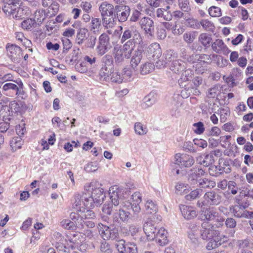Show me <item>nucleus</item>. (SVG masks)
Segmentation results:
<instances>
[{"mask_svg": "<svg viewBox=\"0 0 253 253\" xmlns=\"http://www.w3.org/2000/svg\"><path fill=\"white\" fill-rule=\"evenodd\" d=\"M85 193L83 194L84 206L87 208L98 206L103 202L105 198L104 190L101 184L97 181H92L84 185Z\"/></svg>", "mask_w": 253, "mask_h": 253, "instance_id": "nucleus-1", "label": "nucleus"}, {"mask_svg": "<svg viewBox=\"0 0 253 253\" xmlns=\"http://www.w3.org/2000/svg\"><path fill=\"white\" fill-rule=\"evenodd\" d=\"M109 194L111 204H105L102 208L103 212L107 215H110L114 210V208L117 206H119V208H123L121 206V203L126 201V196L128 195L126 192H125L117 186L111 187L109 189Z\"/></svg>", "mask_w": 253, "mask_h": 253, "instance_id": "nucleus-2", "label": "nucleus"}, {"mask_svg": "<svg viewBox=\"0 0 253 253\" xmlns=\"http://www.w3.org/2000/svg\"><path fill=\"white\" fill-rule=\"evenodd\" d=\"M134 44L131 41H127L122 46L118 44L113 49V56L116 64L122 63L125 59H129L131 57L134 48Z\"/></svg>", "mask_w": 253, "mask_h": 253, "instance_id": "nucleus-3", "label": "nucleus"}, {"mask_svg": "<svg viewBox=\"0 0 253 253\" xmlns=\"http://www.w3.org/2000/svg\"><path fill=\"white\" fill-rule=\"evenodd\" d=\"M199 218L203 222L215 221L216 227L219 228L223 226L224 219L219 214L217 209L214 207L203 208L199 215Z\"/></svg>", "mask_w": 253, "mask_h": 253, "instance_id": "nucleus-4", "label": "nucleus"}, {"mask_svg": "<svg viewBox=\"0 0 253 253\" xmlns=\"http://www.w3.org/2000/svg\"><path fill=\"white\" fill-rule=\"evenodd\" d=\"M114 71V67L112 56L109 54L105 55L102 58L101 68L99 72L100 77L105 81L109 80Z\"/></svg>", "mask_w": 253, "mask_h": 253, "instance_id": "nucleus-5", "label": "nucleus"}, {"mask_svg": "<svg viewBox=\"0 0 253 253\" xmlns=\"http://www.w3.org/2000/svg\"><path fill=\"white\" fill-rule=\"evenodd\" d=\"M131 202L129 201H123L121 203V206L128 209L130 206L134 214H138L141 211L139 204L142 201L141 194L138 192L134 193L131 196Z\"/></svg>", "mask_w": 253, "mask_h": 253, "instance_id": "nucleus-6", "label": "nucleus"}, {"mask_svg": "<svg viewBox=\"0 0 253 253\" xmlns=\"http://www.w3.org/2000/svg\"><path fill=\"white\" fill-rule=\"evenodd\" d=\"M97 229L100 235L104 240H115L119 236L117 229L102 223L98 224Z\"/></svg>", "mask_w": 253, "mask_h": 253, "instance_id": "nucleus-7", "label": "nucleus"}, {"mask_svg": "<svg viewBox=\"0 0 253 253\" xmlns=\"http://www.w3.org/2000/svg\"><path fill=\"white\" fill-rule=\"evenodd\" d=\"M201 237L203 240H208L220 235L218 230L214 229V225L209 221L203 222L200 230Z\"/></svg>", "mask_w": 253, "mask_h": 253, "instance_id": "nucleus-8", "label": "nucleus"}, {"mask_svg": "<svg viewBox=\"0 0 253 253\" xmlns=\"http://www.w3.org/2000/svg\"><path fill=\"white\" fill-rule=\"evenodd\" d=\"M19 3L18 0H9L2 7V10L6 15H12L15 18H19L21 16L18 14L23 11V9L17 6Z\"/></svg>", "mask_w": 253, "mask_h": 253, "instance_id": "nucleus-9", "label": "nucleus"}, {"mask_svg": "<svg viewBox=\"0 0 253 253\" xmlns=\"http://www.w3.org/2000/svg\"><path fill=\"white\" fill-rule=\"evenodd\" d=\"M131 9L128 5L120 4L115 5L114 16L119 22L123 23L127 20L130 14Z\"/></svg>", "mask_w": 253, "mask_h": 253, "instance_id": "nucleus-10", "label": "nucleus"}, {"mask_svg": "<svg viewBox=\"0 0 253 253\" xmlns=\"http://www.w3.org/2000/svg\"><path fill=\"white\" fill-rule=\"evenodd\" d=\"M206 204L210 206H217L221 201L222 197L218 191L211 190L207 192L203 196Z\"/></svg>", "mask_w": 253, "mask_h": 253, "instance_id": "nucleus-11", "label": "nucleus"}, {"mask_svg": "<svg viewBox=\"0 0 253 253\" xmlns=\"http://www.w3.org/2000/svg\"><path fill=\"white\" fill-rule=\"evenodd\" d=\"M139 24L145 34L150 36H153L155 30V26L151 18L148 17H144L139 20Z\"/></svg>", "mask_w": 253, "mask_h": 253, "instance_id": "nucleus-12", "label": "nucleus"}, {"mask_svg": "<svg viewBox=\"0 0 253 253\" xmlns=\"http://www.w3.org/2000/svg\"><path fill=\"white\" fill-rule=\"evenodd\" d=\"M175 163L183 167H190L194 163V160L190 155L177 153L174 157Z\"/></svg>", "mask_w": 253, "mask_h": 253, "instance_id": "nucleus-13", "label": "nucleus"}, {"mask_svg": "<svg viewBox=\"0 0 253 253\" xmlns=\"http://www.w3.org/2000/svg\"><path fill=\"white\" fill-rule=\"evenodd\" d=\"M211 46L212 49L216 53L227 55L231 51L223 41L219 39L215 40L211 43Z\"/></svg>", "mask_w": 253, "mask_h": 253, "instance_id": "nucleus-14", "label": "nucleus"}, {"mask_svg": "<svg viewBox=\"0 0 253 253\" xmlns=\"http://www.w3.org/2000/svg\"><path fill=\"white\" fill-rule=\"evenodd\" d=\"M7 55L14 61H18L23 57L21 48L14 44L8 45L6 46Z\"/></svg>", "mask_w": 253, "mask_h": 253, "instance_id": "nucleus-15", "label": "nucleus"}, {"mask_svg": "<svg viewBox=\"0 0 253 253\" xmlns=\"http://www.w3.org/2000/svg\"><path fill=\"white\" fill-rule=\"evenodd\" d=\"M147 54L149 58L155 60L162 55V49L159 43L154 42L151 44L147 48Z\"/></svg>", "mask_w": 253, "mask_h": 253, "instance_id": "nucleus-16", "label": "nucleus"}, {"mask_svg": "<svg viewBox=\"0 0 253 253\" xmlns=\"http://www.w3.org/2000/svg\"><path fill=\"white\" fill-rule=\"evenodd\" d=\"M98 10L101 16H109L113 17L114 16L115 6L107 1L102 2L99 6Z\"/></svg>", "mask_w": 253, "mask_h": 253, "instance_id": "nucleus-17", "label": "nucleus"}, {"mask_svg": "<svg viewBox=\"0 0 253 253\" xmlns=\"http://www.w3.org/2000/svg\"><path fill=\"white\" fill-rule=\"evenodd\" d=\"M210 241L207 245V249L209 250L217 247L219 245L227 241V237L223 235H219L213 237L209 240Z\"/></svg>", "mask_w": 253, "mask_h": 253, "instance_id": "nucleus-18", "label": "nucleus"}, {"mask_svg": "<svg viewBox=\"0 0 253 253\" xmlns=\"http://www.w3.org/2000/svg\"><path fill=\"white\" fill-rule=\"evenodd\" d=\"M143 230L149 240H153L156 238L157 232L156 227L151 221H148L144 224Z\"/></svg>", "mask_w": 253, "mask_h": 253, "instance_id": "nucleus-19", "label": "nucleus"}, {"mask_svg": "<svg viewBox=\"0 0 253 253\" xmlns=\"http://www.w3.org/2000/svg\"><path fill=\"white\" fill-rule=\"evenodd\" d=\"M17 84L9 83L4 84L3 85L2 89L4 91L8 90H14L16 92V95H23L24 94L23 84L21 81L16 82Z\"/></svg>", "mask_w": 253, "mask_h": 253, "instance_id": "nucleus-20", "label": "nucleus"}, {"mask_svg": "<svg viewBox=\"0 0 253 253\" xmlns=\"http://www.w3.org/2000/svg\"><path fill=\"white\" fill-rule=\"evenodd\" d=\"M180 210L184 218L187 220L194 218L197 215V212L194 208L191 206L181 205Z\"/></svg>", "mask_w": 253, "mask_h": 253, "instance_id": "nucleus-21", "label": "nucleus"}, {"mask_svg": "<svg viewBox=\"0 0 253 253\" xmlns=\"http://www.w3.org/2000/svg\"><path fill=\"white\" fill-rule=\"evenodd\" d=\"M102 21L99 18L92 17L89 24V31L94 34H98L102 29Z\"/></svg>", "mask_w": 253, "mask_h": 253, "instance_id": "nucleus-22", "label": "nucleus"}, {"mask_svg": "<svg viewBox=\"0 0 253 253\" xmlns=\"http://www.w3.org/2000/svg\"><path fill=\"white\" fill-rule=\"evenodd\" d=\"M168 233L164 228L159 229L156 234V241L161 246H165L169 242L168 238Z\"/></svg>", "mask_w": 253, "mask_h": 253, "instance_id": "nucleus-23", "label": "nucleus"}, {"mask_svg": "<svg viewBox=\"0 0 253 253\" xmlns=\"http://www.w3.org/2000/svg\"><path fill=\"white\" fill-rule=\"evenodd\" d=\"M246 207L242 204L241 205H235L231 206L229 208L230 211L233 215L237 218H244L247 215L245 214Z\"/></svg>", "mask_w": 253, "mask_h": 253, "instance_id": "nucleus-24", "label": "nucleus"}, {"mask_svg": "<svg viewBox=\"0 0 253 253\" xmlns=\"http://www.w3.org/2000/svg\"><path fill=\"white\" fill-rule=\"evenodd\" d=\"M205 171L202 169L194 168L191 169L189 174L188 180L191 185H194L197 182V178L204 175Z\"/></svg>", "mask_w": 253, "mask_h": 253, "instance_id": "nucleus-25", "label": "nucleus"}, {"mask_svg": "<svg viewBox=\"0 0 253 253\" xmlns=\"http://www.w3.org/2000/svg\"><path fill=\"white\" fill-rule=\"evenodd\" d=\"M143 50L141 48H137L134 51V52L131 57L130 61L131 67L135 70L137 69V66L140 63L142 58V54Z\"/></svg>", "mask_w": 253, "mask_h": 253, "instance_id": "nucleus-26", "label": "nucleus"}, {"mask_svg": "<svg viewBox=\"0 0 253 253\" xmlns=\"http://www.w3.org/2000/svg\"><path fill=\"white\" fill-rule=\"evenodd\" d=\"M11 112L15 114H21L26 109V106L22 102L18 103L15 101L10 102L9 107Z\"/></svg>", "mask_w": 253, "mask_h": 253, "instance_id": "nucleus-27", "label": "nucleus"}, {"mask_svg": "<svg viewBox=\"0 0 253 253\" xmlns=\"http://www.w3.org/2000/svg\"><path fill=\"white\" fill-rule=\"evenodd\" d=\"M80 212H81V214H80L81 219L79 221L80 224H78V226H81V228L84 227L83 220L91 219L95 217L94 212L90 210H85L84 208H83V209H80Z\"/></svg>", "mask_w": 253, "mask_h": 253, "instance_id": "nucleus-28", "label": "nucleus"}, {"mask_svg": "<svg viewBox=\"0 0 253 253\" xmlns=\"http://www.w3.org/2000/svg\"><path fill=\"white\" fill-rule=\"evenodd\" d=\"M237 247L241 251L253 250V242L249 239L238 240L236 243Z\"/></svg>", "mask_w": 253, "mask_h": 253, "instance_id": "nucleus-29", "label": "nucleus"}, {"mask_svg": "<svg viewBox=\"0 0 253 253\" xmlns=\"http://www.w3.org/2000/svg\"><path fill=\"white\" fill-rule=\"evenodd\" d=\"M88 31L85 28H80L77 32L75 42L79 45L82 44L84 41L87 39Z\"/></svg>", "mask_w": 253, "mask_h": 253, "instance_id": "nucleus-30", "label": "nucleus"}, {"mask_svg": "<svg viewBox=\"0 0 253 253\" xmlns=\"http://www.w3.org/2000/svg\"><path fill=\"white\" fill-rule=\"evenodd\" d=\"M198 232L197 226L194 224L190 225L187 233L188 238L193 243L196 244L198 242Z\"/></svg>", "mask_w": 253, "mask_h": 253, "instance_id": "nucleus-31", "label": "nucleus"}, {"mask_svg": "<svg viewBox=\"0 0 253 253\" xmlns=\"http://www.w3.org/2000/svg\"><path fill=\"white\" fill-rule=\"evenodd\" d=\"M170 69L175 73L179 74L184 71L185 65L181 60H175L170 64Z\"/></svg>", "mask_w": 253, "mask_h": 253, "instance_id": "nucleus-32", "label": "nucleus"}, {"mask_svg": "<svg viewBox=\"0 0 253 253\" xmlns=\"http://www.w3.org/2000/svg\"><path fill=\"white\" fill-rule=\"evenodd\" d=\"M156 101V95L154 92H151L143 99V107L146 108L151 106Z\"/></svg>", "mask_w": 253, "mask_h": 253, "instance_id": "nucleus-33", "label": "nucleus"}, {"mask_svg": "<svg viewBox=\"0 0 253 253\" xmlns=\"http://www.w3.org/2000/svg\"><path fill=\"white\" fill-rule=\"evenodd\" d=\"M199 42L206 48L209 47L212 41L211 35L207 33L201 34L198 38Z\"/></svg>", "mask_w": 253, "mask_h": 253, "instance_id": "nucleus-34", "label": "nucleus"}, {"mask_svg": "<svg viewBox=\"0 0 253 253\" xmlns=\"http://www.w3.org/2000/svg\"><path fill=\"white\" fill-rule=\"evenodd\" d=\"M155 69V65L149 62H146L141 65L140 73L141 75H147L151 73Z\"/></svg>", "mask_w": 253, "mask_h": 253, "instance_id": "nucleus-35", "label": "nucleus"}, {"mask_svg": "<svg viewBox=\"0 0 253 253\" xmlns=\"http://www.w3.org/2000/svg\"><path fill=\"white\" fill-rule=\"evenodd\" d=\"M75 202L73 204V208L77 211H80V209H83L82 205L84 206V199H83V195L81 196L80 194H76L74 197Z\"/></svg>", "mask_w": 253, "mask_h": 253, "instance_id": "nucleus-36", "label": "nucleus"}, {"mask_svg": "<svg viewBox=\"0 0 253 253\" xmlns=\"http://www.w3.org/2000/svg\"><path fill=\"white\" fill-rule=\"evenodd\" d=\"M145 208L148 213L154 214L158 211L157 205L152 200H148L145 204Z\"/></svg>", "mask_w": 253, "mask_h": 253, "instance_id": "nucleus-37", "label": "nucleus"}, {"mask_svg": "<svg viewBox=\"0 0 253 253\" xmlns=\"http://www.w3.org/2000/svg\"><path fill=\"white\" fill-rule=\"evenodd\" d=\"M198 185L203 188H213L215 186L216 183L214 181L210 180L207 178H201L198 180Z\"/></svg>", "mask_w": 253, "mask_h": 253, "instance_id": "nucleus-38", "label": "nucleus"}, {"mask_svg": "<svg viewBox=\"0 0 253 253\" xmlns=\"http://www.w3.org/2000/svg\"><path fill=\"white\" fill-rule=\"evenodd\" d=\"M163 57L165 59L166 62H171L175 60L174 59L178 57L177 54L173 50H168L164 52Z\"/></svg>", "mask_w": 253, "mask_h": 253, "instance_id": "nucleus-39", "label": "nucleus"}, {"mask_svg": "<svg viewBox=\"0 0 253 253\" xmlns=\"http://www.w3.org/2000/svg\"><path fill=\"white\" fill-rule=\"evenodd\" d=\"M224 169L221 166H211L209 169V174L213 176H218L224 171Z\"/></svg>", "mask_w": 253, "mask_h": 253, "instance_id": "nucleus-40", "label": "nucleus"}, {"mask_svg": "<svg viewBox=\"0 0 253 253\" xmlns=\"http://www.w3.org/2000/svg\"><path fill=\"white\" fill-rule=\"evenodd\" d=\"M157 16L163 17L165 20L170 21L172 18V14L170 11L163 10L162 9H158L156 11Z\"/></svg>", "mask_w": 253, "mask_h": 253, "instance_id": "nucleus-41", "label": "nucleus"}, {"mask_svg": "<svg viewBox=\"0 0 253 253\" xmlns=\"http://www.w3.org/2000/svg\"><path fill=\"white\" fill-rule=\"evenodd\" d=\"M134 130L136 134L140 135H143L148 131L147 127L140 122H137L134 125Z\"/></svg>", "mask_w": 253, "mask_h": 253, "instance_id": "nucleus-42", "label": "nucleus"}, {"mask_svg": "<svg viewBox=\"0 0 253 253\" xmlns=\"http://www.w3.org/2000/svg\"><path fill=\"white\" fill-rule=\"evenodd\" d=\"M10 147L13 151H15L17 149L21 148L22 145V139L20 137L13 138L10 141Z\"/></svg>", "mask_w": 253, "mask_h": 253, "instance_id": "nucleus-43", "label": "nucleus"}, {"mask_svg": "<svg viewBox=\"0 0 253 253\" xmlns=\"http://www.w3.org/2000/svg\"><path fill=\"white\" fill-rule=\"evenodd\" d=\"M125 208H120L119 210V216L120 220L124 222H127L130 219V212L124 210Z\"/></svg>", "mask_w": 253, "mask_h": 253, "instance_id": "nucleus-44", "label": "nucleus"}, {"mask_svg": "<svg viewBox=\"0 0 253 253\" xmlns=\"http://www.w3.org/2000/svg\"><path fill=\"white\" fill-rule=\"evenodd\" d=\"M115 246L119 253H124L127 248V244L123 239L119 240L116 241Z\"/></svg>", "mask_w": 253, "mask_h": 253, "instance_id": "nucleus-45", "label": "nucleus"}, {"mask_svg": "<svg viewBox=\"0 0 253 253\" xmlns=\"http://www.w3.org/2000/svg\"><path fill=\"white\" fill-rule=\"evenodd\" d=\"M45 14L43 10L36 11L34 14V19H33L35 23L39 24L42 23L45 19Z\"/></svg>", "mask_w": 253, "mask_h": 253, "instance_id": "nucleus-46", "label": "nucleus"}, {"mask_svg": "<svg viewBox=\"0 0 253 253\" xmlns=\"http://www.w3.org/2000/svg\"><path fill=\"white\" fill-rule=\"evenodd\" d=\"M132 39L128 40V41H131L132 43L134 44H140L142 42V38L138 32V31L134 29L133 35H132Z\"/></svg>", "mask_w": 253, "mask_h": 253, "instance_id": "nucleus-47", "label": "nucleus"}, {"mask_svg": "<svg viewBox=\"0 0 253 253\" xmlns=\"http://www.w3.org/2000/svg\"><path fill=\"white\" fill-rule=\"evenodd\" d=\"M196 37V32H188L183 35V40L188 43H192Z\"/></svg>", "mask_w": 253, "mask_h": 253, "instance_id": "nucleus-48", "label": "nucleus"}, {"mask_svg": "<svg viewBox=\"0 0 253 253\" xmlns=\"http://www.w3.org/2000/svg\"><path fill=\"white\" fill-rule=\"evenodd\" d=\"M100 250L102 253H112L113 249L110 245L106 241L101 242Z\"/></svg>", "mask_w": 253, "mask_h": 253, "instance_id": "nucleus-49", "label": "nucleus"}, {"mask_svg": "<svg viewBox=\"0 0 253 253\" xmlns=\"http://www.w3.org/2000/svg\"><path fill=\"white\" fill-rule=\"evenodd\" d=\"M109 79L111 81V82L116 83H122L123 81V77L122 76L117 72H113L112 74H111Z\"/></svg>", "mask_w": 253, "mask_h": 253, "instance_id": "nucleus-50", "label": "nucleus"}, {"mask_svg": "<svg viewBox=\"0 0 253 253\" xmlns=\"http://www.w3.org/2000/svg\"><path fill=\"white\" fill-rule=\"evenodd\" d=\"M35 21L31 18L24 20L21 23V27L25 30H30L35 25Z\"/></svg>", "mask_w": 253, "mask_h": 253, "instance_id": "nucleus-51", "label": "nucleus"}, {"mask_svg": "<svg viewBox=\"0 0 253 253\" xmlns=\"http://www.w3.org/2000/svg\"><path fill=\"white\" fill-rule=\"evenodd\" d=\"M61 225L63 228L68 230H74L75 228V222L69 219L63 220L61 222Z\"/></svg>", "mask_w": 253, "mask_h": 253, "instance_id": "nucleus-52", "label": "nucleus"}, {"mask_svg": "<svg viewBox=\"0 0 253 253\" xmlns=\"http://www.w3.org/2000/svg\"><path fill=\"white\" fill-rule=\"evenodd\" d=\"M134 29L133 27H130L124 31L121 40L122 43L132 37Z\"/></svg>", "mask_w": 253, "mask_h": 253, "instance_id": "nucleus-53", "label": "nucleus"}, {"mask_svg": "<svg viewBox=\"0 0 253 253\" xmlns=\"http://www.w3.org/2000/svg\"><path fill=\"white\" fill-rule=\"evenodd\" d=\"M209 13L212 17H219L221 15L220 8L214 6H212L209 8Z\"/></svg>", "mask_w": 253, "mask_h": 253, "instance_id": "nucleus-54", "label": "nucleus"}, {"mask_svg": "<svg viewBox=\"0 0 253 253\" xmlns=\"http://www.w3.org/2000/svg\"><path fill=\"white\" fill-rule=\"evenodd\" d=\"M98 168V164L96 162L89 163L84 168V169L88 172H94Z\"/></svg>", "mask_w": 253, "mask_h": 253, "instance_id": "nucleus-55", "label": "nucleus"}, {"mask_svg": "<svg viewBox=\"0 0 253 253\" xmlns=\"http://www.w3.org/2000/svg\"><path fill=\"white\" fill-rule=\"evenodd\" d=\"M199 60H200V62L196 65V68L201 65L202 63L211 62V59L210 55L202 54L199 55Z\"/></svg>", "mask_w": 253, "mask_h": 253, "instance_id": "nucleus-56", "label": "nucleus"}, {"mask_svg": "<svg viewBox=\"0 0 253 253\" xmlns=\"http://www.w3.org/2000/svg\"><path fill=\"white\" fill-rule=\"evenodd\" d=\"M193 126L195 129L194 132L198 134H201L203 133L205 130V127L204 124L202 122H199L193 124Z\"/></svg>", "mask_w": 253, "mask_h": 253, "instance_id": "nucleus-57", "label": "nucleus"}, {"mask_svg": "<svg viewBox=\"0 0 253 253\" xmlns=\"http://www.w3.org/2000/svg\"><path fill=\"white\" fill-rule=\"evenodd\" d=\"M65 242H56L55 247L59 253H69V249L65 246Z\"/></svg>", "mask_w": 253, "mask_h": 253, "instance_id": "nucleus-58", "label": "nucleus"}, {"mask_svg": "<svg viewBox=\"0 0 253 253\" xmlns=\"http://www.w3.org/2000/svg\"><path fill=\"white\" fill-rule=\"evenodd\" d=\"M200 189H196L191 191L189 194L185 196V198L187 200H193L199 197L200 195Z\"/></svg>", "mask_w": 253, "mask_h": 253, "instance_id": "nucleus-59", "label": "nucleus"}, {"mask_svg": "<svg viewBox=\"0 0 253 253\" xmlns=\"http://www.w3.org/2000/svg\"><path fill=\"white\" fill-rule=\"evenodd\" d=\"M172 33L175 35H179L184 32V28L180 25L175 24L171 28Z\"/></svg>", "mask_w": 253, "mask_h": 253, "instance_id": "nucleus-60", "label": "nucleus"}, {"mask_svg": "<svg viewBox=\"0 0 253 253\" xmlns=\"http://www.w3.org/2000/svg\"><path fill=\"white\" fill-rule=\"evenodd\" d=\"M204 159L205 161V167L210 166L214 162L213 156H212V154L211 153L204 154Z\"/></svg>", "mask_w": 253, "mask_h": 253, "instance_id": "nucleus-61", "label": "nucleus"}, {"mask_svg": "<svg viewBox=\"0 0 253 253\" xmlns=\"http://www.w3.org/2000/svg\"><path fill=\"white\" fill-rule=\"evenodd\" d=\"M200 24L206 30L211 31L213 28V24L208 20L203 19L200 21Z\"/></svg>", "mask_w": 253, "mask_h": 253, "instance_id": "nucleus-62", "label": "nucleus"}, {"mask_svg": "<svg viewBox=\"0 0 253 253\" xmlns=\"http://www.w3.org/2000/svg\"><path fill=\"white\" fill-rule=\"evenodd\" d=\"M184 88L181 91V95L183 98H187L189 97L191 93H193V91L194 90V88L193 87H183Z\"/></svg>", "mask_w": 253, "mask_h": 253, "instance_id": "nucleus-63", "label": "nucleus"}, {"mask_svg": "<svg viewBox=\"0 0 253 253\" xmlns=\"http://www.w3.org/2000/svg\"><path fill=\"white\" fill-rule=\"evenodd\" d=\"M124 253H138L136 245L134 243H128Z\"/></svg>", "mask_w": 253, "mask_h": 253, "instance_id": "nucleus-64", "label": "nucleus"}]
</instances>
